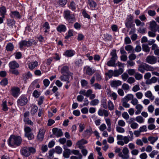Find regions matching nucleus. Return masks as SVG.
<instances>
[{"instance_id":"obj_40","label":"nucleus","mask_w":159,"mask_h":159,"mask_svg":"<svg viewBox=\"0 0 159 159\" xmlns=\"http://www.w3.org/2000/svg\"><path fill=\"white\" fill-rule=\"evenodd\" d=\"M14 48L13 44L11 43H8L6 46V49L8 51H12Z\"/></svg>"},{"instance_id":"obj_2","label":"nucleus","mask_w":159,"mask_h":159,"mask_svg":"<svg viewBox=\"0 0 159 159\" xmlns=\"http://www.w3.org/2000/svg\"><path fill=\"white\" fill-rule=\"evenodd\" d=\"M63 16L69 23H73L76 20L75 15L68 10L64 11Z\"/></svg>"},{"instance_id":"obj_46","label":"nucleus","mask_w":159,"mask_h":159,"mask_svg":"<svg viewBox=\"0 0 159 159\" xmlns=\"http://www.w3.org/2000/svg\"><path fill=\"white\" fill-rule=\"evenodd\" d=\"M62 151V149L59 146H57L55 148V152L58 154H61Z\"/></svg>"},{"instance_id":"obj_9","label":"nucleus","mask_w":159,"mask_h":159,"mask_svg":"<svg viewBox=\"0 0 159 159\" xmlns=\"http://www.w3.org/2000/svg\"><path fill=\"white\" fill-rule=\"evenodd\" d=\"M157 58L152 55L147 56L145 60V62L150 64H154L157 63Z\"/></svg>"},{"instance_id":"obj_37","label":"nucleus","mask_w":159,"mask_h":159,"mask_svg":"<svg viewBox=\"0 0 159 159\" xmlns=\"http://www.w3.org/2000/svg\"><path fill=\"white\" fill-rule=\"evenodd\" d=\"M87 3L91 8H94L97 6L96 2L93 0H88Z\"/></svg>"},{"instance_id":"obj_61","label":"nucleus","mask_w":159,"mask_h":159,"mask_svg":"<svg viewBox=\"0 0 159 159\" xmlns=\"http://www.w3.org/2000/svg\"><path fill=\"white\" fill-rule=\"evenodd\" d=\"M127 79V82L130 84H132L135 81L134 78L132 77H129Z\"/></svg>"},{"instance_id":"obj_57","label":"nucleus","mask_w":159,"mask_h":159,"mask_svg":"<svg viewBox=\"0 0 159 159\" xmlns=\"http://www.w3.org/2000/svg\"><path fill=\"white\" fill-rule=\"evenodd\" d=\"M104 39L106 40H110L112 38V36L108 34H105L104 35Z\"/></svg>"},{"instance_id":"obj_25","label":"nucleus","mask_w":159,"mask_h":159,"mask_svg":"<svg viewBox=\"0 0 159 159\" xmlns=\"http://www.w3.org/2000/svg\"><path fill=\"white\" fill-rule=\"evenodd\" d=\"M22 76L23 80L25 83H26L27 80L29 78H31L32 75L31 73L29 71L27 73H25L23 74Z\"/></svg>"},{"instance_id":"obj_4","label":"nucleus","mask_w":159,"mask_h":159,"mask_svg":"<svg viewBox=\"0 0 159 159\" xmlns=\"http://www.w3.org/2000/svg\"><path fill=\"white\" fill-rule=\"evenodd\" d=\"M110 55L111 57L110 60L107 62V64L108 66H114L116 61L118 58L116 49L112 50L110 53Z\"/></svg>"},{"instance_id":"obj_54","label":"nucleus","mask_w":159,"mask_h":159,"mask_svg":"<svg viewBox=\"0 0 159 159\" xmlns=\"http://www.w3.org/2000/svg\"><path fill=\"white\" fill-rule=\"evenodd\" d=\"M82 14L84 18H87L89 19L90 18V16L87 13L85 10H84L82 12Z\"/></svg>"},{"instance_id":"obj_43","label":"nucleus","mask_w":159,"mask_h":159,"mask_svg":"<svg viewBox=\"0 0 159 159\" xmlns=\"http://www.w3.org/2000/svg\"><path fill=\"white\" fill-rule=\"evenodd\" d=\"M99 103V100L97 99L92 100L90 102V105L94 106L98 105Z\"/></svg>"},{"instance_id":"obj_62","label":"nucleus","mask_w":159,"mask_h":159,"mask_svg":"<svg viewBox=\"0 0 159 159\" xmlns=\"http://www.w3.org/2000/svg\"><path fill=\"white\" fill-rule=\"evenodd\" d=\"M139 130L141 132H142L147 131L148 129L146 126L144 125L141 126L139 129Z\"/></svg>"},{"instance_id":"obj_6","label":"nucleus","mask_w":159,"mask_h":159,"mask_svg":"<svg viewBox=\"0 0 159 159\" xmlns=\"http://www.w3.org/2000/svg\"><path fill=\"white\" fill-rule=\"evenodd\" d=\"M133 15L130 14L127 16L125 23V25L127 28H130L134 26V24H133Z\"/></svg>"},{"instance_id":"obj_45","label":"nucleus","mask_w":159,"mask_h":159,"mask_svg":"<svg viewBox=\"0 0 159 159\" xmlns=\"http://www.w3.org/2000/svg\"><path fill=\"white\" fill-rule=\"evenodd\" d=\"M23 120L25 124H27L31 125H33L34 124L32 121L31 120H30L29 118H24Z\"/></svg>"},{"instance_id":"obj_12","label":"nucleus","mask_w":159,"mask_h":159,"mask_svg":"<svg viewBox=\"0 0 159 159\" xmlns=\"http://www.w3.org/2000/svg\"><path fill=\"white\" fill-rule=\"evenodd\" d=\"M52 132L53 134L58 138L61 137L63 135L62 130L60 129L54 128L52 129Z\"/></svg>"},{"instance_id":"obj_47","label":"nucleus","mask_w":159,"mask_h":159,"mask_svg":"<svg viewBox=\"0 0 159 159\" xmlns=\"http://www.w3.org/2000/svg\"><path fill=\"white\" fill-rule=\"evenodd\" d=\"M143 50L146 52H149L150 51V48L147 44H143L142 45Z\"/></svg>"},{"instance_id":"obj_53","label":"nucleus","mask_w":159,"mask_h":159,"mask_svg":"<svg viewBox=\"0 0 159 159\" xmlns=\"http://www.w3.org/2000/svg\"><path fill=\"white\" fill-rule=\"evenodd\" d=\"M122 105L123 107L126 108H129L130 106L129 104L127 103V102L126 101L122 99Z\"/></svg>"},{"instance_id":"obj_48","label":"nucleus","mask_w":159,"mask_h":159,"mask_svg":"<svg viewBox=\"0 0 159 159\" xmlns=\"http://www.w3.org/2000/svg\"><path fill=\"white\" fill-rule=\"evenodd\" d=\"M38 107L36 106H34L32 108L31 110V113L32 115H34L37 111Z\"/></svg>"},{"instance_id":"obj_5","label":"nucleus","mask_w":159,"mask_h":159,"mask_svg":"<svg viewBox=\"0 0 159 159\" xmlns=\"http://www.w3.org/2000/svg\"><path fill=\"white\" fill-rule=\"evenodd\" d=\"M37 42L33 39H31L27 41L26 40H22L19 43V47L20 48H22L24 46L29 47L34 44L36 45Z\"/></svg>"},{"instance_id":"obj_22","label":"nucleus","mask_w":159,"mask_h":159,"mask_svg":"<svg viewBox=\"0 0 159 159\" xmlns=\"http://www.w3.org/2000/svg\"><path fill=\"white\" fill-rule=\"evenodd\" d=\"M121 82L119 80H113L111 82L110 85L112 87H117L121 85Z\"/></svg>"},{"instance_id":"obj_42","label":"nucleus","mask_w":159,"mask_h":159,"mask_svg":"<svg viewBox=\"0 0 159 159\" xmlns=\"http://www.w3.org/2000/svg\"><path fill=\"white\" fill-rule=\"evenodd\" d=\"M25 135L29 140H32L34 138V135L32 133L25 134Z\"/></svg>"},{"instance_id":"obj_35","label":"nucleus","mask_w":159,"mask_h":159,"mask_svg":"<svg viewBox=\"0 0 159 159\" xmlns=\"http://www.w3.org/2000/svg\"><path fill=\"white\" fill-rule=\"evenodd\" d=\"M145 70L147 71H152L154 70V68L152 66L149 65L146 63H144Z\"/></svg>"},{"instance_id":"obj_29","label":"nucleus","mask_w":159,"mask_h":159,"mask_svg":"<svg viewBox=\"0 0 159 159\" xmlns=\"http://www.w3.org/2000/svg\"><path fill=\"white\" fill-rule=\"evenodd\" d=\"M71 153L75 155H78L79 157V159H82V155L78 150L74 149L71 150Z\"/></svg>"},{"instance_id":"obj_52","label":"nucleus","mask_w":159,"mask_h":159,"mask_svg":"<svg viewBox=\"0 0 159 159\" xmlns=\"http://www.w3.org/2000/svg\"><path fill=\"white\" fill-rule=\"evenodd\" d=\"M73 35L72 30H69L68 32V34L65 36V38L66 39H67Z\"/></svg>"},{"instance_id":"obj_59","label":"nucleus","mask_w":159,"mask_h":159,"mask_svg":"<svg viewBox=\"0 0 159 159\" xmlns=\"http://www.w3.org/2000/svg\"><path fill=\"white\" fill-rule=\"evenodd\" d=\"M101 105L104 108L107 109V108L106 100H102L101 102Z\"/></svg>"},{"instance_id":"obj_31","label":"nucleus","mask_w":159,"mask_h":159,"mask_svg":"<svg viewBox=\"0 0 159 159\" xmlns=\"http://www.w3.org/2000/svg\"><path fill=\"white\" fill-rule=\"evenodd\" d=\"M145 96L149 98L151 100H153L154 99V97L152 95L151 92L150 91H148L145 93Z\"/></svg>"},{"instance_id":"obj_24","label":"nucleus","mask_w":159,"mask_h":159,"mask_svg":"<svg viewBox=\"0 0 159 159\" xmlns=\"http://www.w3.org/2000/svg\"><path fill=\"white\" fill-rule=\"evenodd\" d=\"M57 30L60 33L64 32L66 30V27L64 25H60L57 27Z\"/></svg>"},{"instance_id":"obj_13","label":"nucleus","mask_w":159,"mask_h":159,"mask_svg":"<svg viewBox=\"0 0 159 159\" xmlns=\"http://www.w3.org/2000/svg\"><path fill=\"white\" fill-rule=\"evenodd\" d=\"M159 27L158 25H157L155 21H153L150 23V28L151 30L152 31L156 32Z\"/></svg>"},{"instance_id":"obj_44","label":"nucleus","mask_w":159,"mask_h":159,"mask_svg":"<svg viewBox=\"0 0 159 159\" xmlns=\"http://www.w3.org/2000/svg\"><path fill=\"white\" fill-rule=\"evenodd\" d=\"M136 121L140 124L143 123L144 122V119L141 116H139L136 118Z\"/></svg>"},{"instance_id":"obj_50","label":"nucleus","mask_w":159,"mask_h":159,"mask_svg":"<svg viewBox=\"0 0 159 159\" xmlns=\"http://www.w3.org/2000/svg\"><path fill=\"white\" fill-rule=\"evenodd\" d=\"M40 95V92H39L37 90H35L33 93V96L35 98H38Z\"/></svg>"},{"instance_id":"obj_28","label":"nucleus","mask_w":159,"mask_h":159,"mask_svg":"<svg viewBox=\"0 0 159 159\" xmlns=\"http://www.w3.org/2000/svg\"><path fill=\"white\" fill-rule=\"evenodd\" d=\"M42 28L45 29L44 32L47 33L49 31L50 26L48 22H45L41 26Z\"/></svg>"},{"instance_id":"obj_16","label":"nucleus","mask_w":159,"mask_h":159,"mask_svg":"<svg viewBox=\"0 0 159 159\" xmlns=\"http://www.w3.org/2000/svg\"><path fill=\"white\" fill-rule=\"evenodd\" d=\"M8 65L10 69H16L19 67V65L15 61L10 62Z\"/></svg>"},{"instance_id":"obj_27","label":"nucleus","mask_w":159,"mask_h":159,"mask_svg":"<svg viewBox=\"0 0 159 159\" xmlns=\"http://www.w3.org/2000/svg\"><path fill=\"white\" fill-rule=\"evenodd\" d=\"M71 153V150L70 149H67L63 151V156L65 158H68Z\"/></svg>"},{"instance_id":"obj_10","label":"nucleus","mask_w":159,"mask_h":159,"mask_svg":"<svg viewBox=\"0 0 159 159\" xmlns=\"http://www.w3.org/2000/svg\"><path fill=\"white\" fill-rule=\"evenodd\" d=\"M123 154L122 152H120L119 154V156L121 157L123 159H128L129 157V151L128 148L126 147L123 148L122 150Z\"/></svg>"},{"instance_id":"obj_7","label":"nucleus","mask_w":159,"mask_h":159,"mask_svg":"<svg viewBox=\"0 0 159 159\" xmlns=\"http://www.w3.org/2000/svg\"><path fill=\"white\" fill-rule=\"evenodd\" d=\"M73 73H70L69 74H66V75L63 74L60 76L59 78L61 81L63 82H68V83H70V77H71V79L72 80L73 79Z\"/></svg>"},{"instance_id":"obj_60","label":"nucleus","mask_w":159,"mask_h":159,"mask_svg":"<svg viewBox=\"0 0 159 159\" xmlns=\"http://www.w3.org/2000/svg\"><path fill=\"white\" fill-rule=\"evenodd\" d=\"M122 88L124 90H128L129 89L130 87L128 84L126 83H124L122 85Z\"/></svg>"},{"instance_id":"obj_3","label":"nucleus","mask_w":159,"mask_h":159,"mask_svg":"<svg viewBox=\"0 0 159 159\" xmlns=\"http://www.w3.org/2000/svg\"><path fill=\"white\" fill-rule=\"evenodd\" d=\"M35 152V149L33 147H25L21 148L20 150L21 154L26 157H29L32 153H34Z\"/></svg>"},{"instance_id":"obj_17","label":"nucleus","mask_w":159,"mask_h":159,"mask_svg":"<svg viewBox=\"0 0 159 159\" xmlns=\"http://www.w3.org/2000/svg\"><path fill=\"white\" fill-rule=\"evenodd\" d=\"M44 134V129H40L37 136V139L40 141H42L43 139Z\"/></svg>"},{"instance_id":"obj_18","label":"nucleus","mask_w":159,"mask_h":159,"mask_svg":"<svg viewBox=\"0 0 159 159\" xmlns=\"http://www.w3.org/2000/svg\"><path fill=\"white\" fill-rule=\"evenodd\" d=\"M60 72L62 74H69L70 72L69 70V67L67 66H61Z\"/></svg>"},{"instance_id":"obj_36","label":"nucleus","mask_w":159,"mask_h":159,"mask_svg":"<svg viewBox=\"0 0 159 159\" xmlns=\"http://www.w3.org/2000/svg\"><path fill=\"white\" fill-rule=\"evenodd\" d=\"M134 98V96L133 95L131 94H129L127 95L124 98H123L122 99L126 101L127 102H128L129 100H132V99Z\"/></svg>"},{"instance_id":"obj_41","label":"nucleus","mask_w":159,"mask_h":159,"mask_svg":"<svg viewBox=\"0 0 159 159\" xmlns=\"http://www.w3.org/2000/svg\"><path fill=\"white\" fill-rule=\"evenodd\" d=\"M107 107L110 111H112L114 109V105L113 102L110 100L108 101Z\"/></svg>"},{"instance_id":"obj_39","label":"nucleus","mask_w":159,"mask_h":159,"mask_svg":"<svg viewBox=\"0 0 159 159\" xmlns=\"http://www.w3.org/2000/svg\"><path fill=\"white\" fill-rule=\"evenodd\" d=\"M92 132V130L91 128H89V129H86L84 132V134L85 136L89 137L91 136Z\"/></svg>"},{"instance_id":"obj_11","label":"nucleus","mask_w":159,"mask_h":159,"mask_svg":"<svg viewBox=\"0 0 159 159\" xmlns=\"http://www.w3.org/2000/svg\"><path fill=\"white\" fill-rule=\"evenodd\" d=\"M20 89L15 86L11 87L10 90L11 94L14 97H18L20 94Z\"/></svg>"},{"instance_id":"obj_15","label":"nucleus","mask_w":159,"mask_h":159,"mask_svg":"<svg viewBox=\"0 0 159 159\" xmlns=\"http://www.w3.org/2000/svg\"><path fill=\"white\" fill-rule=\"evenodd\" d=\"M98 114L99 116H104L105 117H107L109 116V112L105 109H99L98 111Z\"/></svg>"},{"instance_id":"obj_21","label":"nucleus","mask_w":159,"mask_h":159,"mask_svg":"<svg viewBox=\"0 0 159 159\" xmlns=\"http://www.w3.org/2000/svg\"><path fill=\"white\" fill-rule=\"evenodd\" d=\"M39 65L38 62L37 61H32L28 64V67L31 70H33Z\"/></svg>"},{"instance_id":"obj_64","label":"nucleus","mask_w":159,"mask_h":159,"mask_svg":"<svg viewBox=\"0 0 159 159\" xmlns=\"http://www.w3.org/2000/svg\"><path fill=\"white\" fill-rule=\"evenodd\" d=\"M156 32L152 31H149L148 32V36L151 37H155L156 36Z\"/></svg>"},{"instance_id":"obj_20","label":"nucleus","mask_w":159,"mask_h":159,"mask_svg":"<svg viewBox=\"0 0 159 159\" xmlns=\"http://www.w3.org/2000/svg\"><path fill=\"white\" fill-rule=\"evenodd\" d=\"M10 15L11 17L12 18L20 19L21 17V16L19 12L16 11H11Z\"/></svg>"},{"instance_id":"obj_51","label":"nucleus","mask_w":159,"mask_h":159,"mask_svg":"<svg viewBox=\"0 0 159 159\" xmlns=\"http://www.w3.org/2000/svg\"><path fill=\"white\" fill-rule=\"evenodd\" d=\"M121 78L124 81H125L129 78V75L126 73H124L121 75Z\"/></svg>"},{"instance_id":"obj_38","label":"nucleus","mask_w":159,"mask_h":159,"mask_svg":"<svg viewBox=\"0 0 159 159\" xmlns=\"http://www.w3.org/2000/svg\"><path fill=\"white\" fill-rule=\"evenodd\" d=\"M144 63L140 64L139 66L138 70L141 73H143L145 71V65Z\"/></svg>"},{"instance_id":"obj_56","label":"nucleus","mask_w":159,"mask_h":159,"mask_svg":"<svg viewBox=\"0 0 159 159\" xmlns=\"http://www.w3.org/2000/svg\"><path fill=\"white\" fill-rule=\"evenodd\" d=\"M135 77L137 80H139L142 78L143 75L142 74L138 72H137L135 74Z\"/></svg>"},{"instance_id":"obj_33","label":"nucleus","mask_w":159,"mask_h":159,"mask_svg":"<svg viewBox=\"0 0 159 159\" xmlns=\"http://www.w3.org/2000/svg\"><path fill=\"white\" fill-rule=\"evenodd\" d=\"M88 142L87 140L84 139H82L78 141L76 143V145L79 146V148H80V147L82 146L83 144H86Z\"/></svg>"},{"instance_id":"obj_49","label":"nucleus","mask_w":159,"mask_h":159,"mask_svg":"<svg viewBox=\"0 0 159 159\" xmlns=\"http://www.w3.org/2000/svg\"><path fill=\"white\" fill-rule=\"evenodd\" d=\"M105 75L110 78L113 76V71L112 70H109L107 72L105 73Z\"/></svg>"},{"instance_id":"obj_30","label":"nucleus","mask_w":159,"mask_h":159,"mask_svg":"<svg viewBox=\"0 0 159 159\" xmlns=\"http://www.w3.org/2000/svg\"><path fill=\"white\" fill-rule=\"evenodd\" d=\"M2 109L4 111H6L8 110V107L7 105V102L6 100H3L1 104Z\"/></svg>"},{"instance_id":"obj_8","label":"nucleus","mask_w":159,"mask_h":159,"mask_svg":"<svg viewBox=\"0 0 159 159\" xmlns=\"http://www.w3.org/2000/svg\"><path fill=\"white\" fill-rule=\"evenodd\" d=\"M28 102V99L24 95L20 96L17 101L18 105L23 106L25 105Z\"/></svg>"},{"instance_id":"obj_23","label":"nucleus","mask_w":159,"mask_h":159,"mask_svg":"<svg viewBox=\"0 0 159 159\" xmlns=\"http://www.w3.org/2000/svg\"><path fill=\"white\" fill-rule=\"evenodd\" d=\"M68 7L72 11H75L76 8V5L75 2L74 1L70 2L68 4Z\"/></svg>"},{"instance_id":"obj_55","label":"nucleus","mask_w":159,"mask_h":159,"mask_svg":"<svg viewBox=\"0 0 159 159\" xmlns=\"http://www.w3.org/2000/svg\"><path fill=\"white\" fill-rule=\"evenodd\" d=\"M8 80L7 78L3 79L0 82L1 84L3 86H5L7 84Z\"/></svg>"},{"instance_id":"obj_1","label":"nucleus","mask_w":159,"mask_h":159,"mask_svg":"<svg viewBox=\"0 0 159 159\" xmlns=\"http://www.w3.org/2000/svg\"><path fill=\"white\" fill-rule=\"evenodd\" d=\"M22 140V139L20 136L12 134L8 139L7 143L10 147L15 148L20 145Z\"/></svg>"},{"instance_id":"obj_19","label":"nucleus","mask_w":159,"mask_h":159,"mask_svg":"<svg viewBox=\"0 0 159 159\" xmlns=\"http://www.w3.org/2000/svg\"><path fill=\"white\" fill-rule=\"evenodd\" d=\"M75 52L74 50L69 49L64 52L63 55L67 57H71L75 54Z\"/></svg>"},{"instance_id":"obj_14","label":"nucleus","mask_w":159,"mask_h":159,"mask_svg":"<svg viewBox=\"0 0 159 159\" xmlns=\"http://www.w3.org/2000/svg\"><path fill=\"white\" fill-rule=\"evenodd\" d=\"M84 69L85 70L86 74L89 75H92L95 71V70L93 69L92 68L88 66L84 67Z\"/></svg>"},{"instance_id":"obj_58","label":"nucleus","mask_w":159,"mask_h":159,"mask_svg":"<svg viewBox=\"0 0 159 159\" xmlns=\"http://www.w3.org/2000/svg\"><path fill=\"white\" fill-rule=\"evenodd\" d=\"M116 130L118 133H123L125 132V129L120 127L117 126L116 127Z\"/></svg>"},{"instance_id":"obj_63","label":"nucleus","mask_w":159,"mask_h":159,"mask_svg":"<svg viewBox=\"0 0 159 159\" xmlns=\"http://www.w3.org/2000/svg\"><path fill=\"white\" fill-rule=\"evenodd\" d=\"M24 130L25 132V134H27L31 133V129L29 127L25 126Z\"/></svg>"},{"instance_id":"obj_32","label":"nucleus","mask_w":159,"mask_h":159,"mask_svg":"<svg viewBox=\"0 0 159 159\" xmlns=\"http://www.w3.org/2000/svg\"><path fill=\"white\" fill-rule=\"evenodd\" d=\"M158 139L157 137L149 136L148 137V139L151 144H154V143Z\"/></svg>"},{"instance_id":"obj_26","label":"nucleus","mask_w":159,"mask_h":159,"mask_svg":"<svg viewBox=\"0 0 159 159\" xmlns=\"http://www.w3.org/2000/svg\"><path fill=\"white\" fill-rule=\"evenodd\" d=\"M67 2V0H58L57 1V4L59 7H63Z\"/></svg>"},{"instance_id":"obj_34","label":"nucleus","mask_w":159,"mask_h":159,"mask_svg":"<svg viewBox=\"0 0 159 159\" xmlns=\"http://www.w3.org/2000/svg\"><path fill=\"white\" fill-rule=\"evenodd\" d=\"M6 13V8L5 7H2L0 8V16H2L3 18L5 17V15Z\"/></svg>"}]
</instances>
